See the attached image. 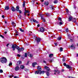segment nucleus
<instances>
[{"instance_id": "f257e3e1", "label": "nucleus", "mask_w": 78, "mask_h": 78, "mask_svg": "<svg viewBox=\"0 0 78 78\" xmlns=\"http://www.w3.org/2000/svg\"><path fill=\"white\" fill-rule=\"evenodd\" d=\"M12 48H13V51H15L16 50V48L17 49V50H19V47L17 46V45L16 44H13L12 45Z\"/></svg>"}, {"instance_id": "f03ea898", "label": "nucleus", "mask_w": 78, "mask_h": 78, "mask_svg": "<svg viewBox=\"0 0 78 78\" xmlns=\"http://www.w3.org/2000/svg\"><path fill=\"white\" fill-rule=\"evenodd\" d=\"M0 61L2 63H6L7 62V59L5 57L1 58L0 59Z\"/></svg>"}, {"instance_id": "7ed1b4c3", "label": "nucleus", "mask_w": 78, "mask_h": 78, "mask_svg": "<svg viewBox=\"0 0 78 78\" xmlns=\"http://www.w3.org/2000/svg\"><path fill=\"white\" fill-rule=\"evenodd\" d=\"M45 73V72L41 70H38L35 72V74H44Z\"/></svg>"}, {"instance_id": "20e7f679", "label": "nucleus", "mask_w": 78, "mask_h": 78, "mask_svg": "<svg viewBox=\"0 0 78 78\" xmlns=\"http://www.w3.org/2000/svg\"><path fill=\"white\" fill-rule=\"evenodd\" d=\"M17 50H18V52H19V53H20V52H21V51H23L24 50V48H21L20 49V48H19V49H17Z\"/></svg>"}, {"instance_id": "39448f33", "label": "nucleus", "mask_w": 78, "mask_h": 78, "mask_svg": "<svg viewBox=\"0 0 78 78\" xmlns=\"http://www.w3.org/2000/svg\"><path fill=\"white\" fill-rule=\"evenodd\" d=\"M40 31H41V32L42 33H43L45 31V28L43 27H42L40 28Z\"/></svg>"}, {"instance_id": "423d86ee", "label": "nucleus", "mask_w": 78, "mask_h": 78, "mask_svg": "<svg viewBox=\"0 0 78 78\" xmlns=\"http://www.w3.org/2000/svg\"><path fill=\"white\" fill-rule=\"evenodd\" d=\"M30 21L31 22H32V21H33L34 22H35V23H38V22H37L36 20L34 19H32L30 20Z\"/></svg>"}, {"instance_id": "0eeeda50", "label": "nucleus", "mask_w": 78, "mask_h": 78, "mask_svg": "<svg viewBox=\"0 0 78 78\" xmlns=\"http://www.w3.org/2000/svg\"><path fill=\"white\" fill-rule=\"evenodd\" d=\"M66 67L67 69H71L72 68L71 66H70L69 65H67Z\"/></svg>"}, {"instance_id": "6e6552de", "label": "nucleus", "mask_w": 78, "mask_h": 78, "mask_svg": "<svg viewBox=\"0 0 78 78\" xmlns=\"http://www.w3.org/2000/svg\"><path fill=\"white\" fill-rule=\"evenodd\" d=\"M37 43L38 44L41 41V38H37Z\"/></svg>"}, {"instance_id": "1a4fd4ad", "label": "nucleus", "mask_w": 78, "mask_h": 78, "mask_svg": "<svg viewBox=\"0 0 78 78\" xmlns=\"http://www.w3.org/2000/svg\"><path fill=\"white\" fill-rule=\"evenodd\" d=\"M30 12H29V10H26V11H25L24 12V15L25 16H26L27 15H26V13H29Z\"/></svg>"}, {"instance_id": "9d476101", "label": "nucleus", "mask_w": 78, "mask_h": 78, "mask_svg": "<svg viewBox=\"0 0 78 78\" xmlns=\"http://www.w3.org/2000/svg\"><path fill=\"white\" fill-rule=\"evenodd\" d=\"M44 69H46L47 70H48V71H49V70H50V68H49V67H47V66H45L44 67Z\"/></svg>"}, {"instance_id": "9b49d317", "label": "nucleus", "mask_w": 78, "mask_h": 78, "mask_svg": "<svg viewBox=\"0 0 78 78\" xmlns=\"http://www.w3.org/2000/svg\"><path fill=\"white\" fill-rule=\"evenodd\" d=\"M15 11H19V6H17L16 7Z\"/></svg>"}, {"instance_id": "f8f14e48", "label": "nucleus", "mask_w": 78, "mask_h": 78, "mask_svg": "<svg viewBox=\"0 0 78 78\" xmlns=\"http://www.w3.org/2000/svg\"><path fill=\"white\" fill-rule=\"evenodd\" d=\"M11 10H12V11H16V9H15L14 7L13 6L11 8Z\"/></svg>"}, {"instance_id": "ddd939ff", "label": "nucleus", "mask_w": 78, "mask_h": 78, "mask_svg": "<svg viewBox=\"0 0 78 78\" xmlns=\"http://www.w3.org/2000/svg\"><path fill=\"white\" fill-rule=\"evenodd\" d=\"M72 16H70L68 19V21L70 22L72 20Z\"/></svg>"}, {"instance_id": "4468645a", "label": "nucleus", "mask_w": 78, "mask_h": 78, "mask_svg": "<svg viewBox=\"0 0 78 78\" xmlns=\"http://www.w3.org/2000/svg\"><path fill=\"white\" fill-rule=\"evenodd\" d=\"M9 9V6H5V10H8Z\"/></svg>"}, {"instance_id": "2eb2a0df", "label": "nucleus", "mask_w": 78, "mask_h": 78, "mask_svg": "<svg viewBox=\"0 0 78 78\" xmlns=\"http://www.w3.org/2000/svg\"><path fill=\"white\" fill-rule=\"evenodd\" d=\"M15 70L16 71H17V70H19V67L18 66H16L15 68Z\"/></svg>"}, {"instance_id": "dca6fc26", "label": "nucleus", "mask_w": 78, "mask_h": 78, "mask_svg": "<svg viewBox=\"0 0 78 78\" xmlns=\"http://www.w3.org/2000/svg\"><path fill=\"white\" fill-rule=\"evenodd\" d=\"M44 4L46 6H47V5H48V2L47 1H46L44 2Z\"/></svg>"}, {"instance_id": "f3484780", "label": "nucleus", "mask_w": 78, "mask_h": 78, "mask_svg": "<svg viewBox=\"0 0 78 78\" xmlns=\"http://www.w3.org/2000/svg\"><path fill=\"white\" fill-rule=\"evenodd\" d=\"M37 63L36 62H34L32 63V66L33 67H35V65H36Z\"/></svg>"}, {"instance_id": "a211bd4d", "label": "nucleus", "mask_w": 78, "mask_h": 78, "mask_svg": "<svg viewBox=\"0 0 78 78\" xmlns=\"http://www.w3.org/2000/svg\"><path fill=\"white\" fill-rule=\"evenodd\" d=\"M37 69L38 70H41V67L39 66H38Z\"/></svg>"}, {"instance_id": "6ab92c4d", "label": "nucleus", "mask_w": 78, "mask_h": 78, "mask_svg": "<svg viewBox=\"0 0 78 78\" xmlns=\"http://www.w3.org/2000/svg\"><path fill=\"white\" fill-rule=\"evenodd\" d=\"M71 48L72 49H75V46L73 45L72 44L71 46Z\"/></svg>"}, {"instance_id": "aec40b11", "label": "nucleus", "mask_w": 78, "mask_h": 78, "mask_svg": "<svg viewBox=\"0 0 78 78\" xmlns=\"http://www.w3.org/2000/svg\"><path fill=\"white\" fill-rule=\"evenodd\" d=\"M20 67L21 69H24V67H25V66L23 65H21L20 66Z\"/></svg>"}, {"instance_id": "412c9836", "label": "nucleus", "mask_w": 78, "mask_h": 78, "mask_svg": "<svg viewBox=\"0 0 78 78\" xmlns=\"http://www.w3.org/2000/svg\"><path fill=\"white\" fill-rule=\"evenodd\" d=\"M53 54H50L49 55V57L50 58H52V57H53Z\"/></svg>"}, {"instance_id": "4be33fe9", "label": "nucleus", "mask_w": 78, "mask_h": 78, "mask_svg": "<svg viewBox=\"0 0 78 78\" xmlns=\"http://www.w3.org/2000/svg\"><path fill=\"white\" fill-rule=\"evenodd\" d=\"M61 39H62V37H58L57 38V40L58 41H60V40H61Z\"/></svg>"}, {"instance_id": "5701e85b", "label": "nucleus", "mask_w": 78, "mask_h": 78, "mask_svg": "<svg viewBox=\"0 0 78 78\" xmlns=\"http://www.w3.org/2000/svg\"><path fill=\"white\" fill-rule=\"evenodd\" d=\"M28 56H30V58H32L33 57V55L31 54H28Z\"/></svg>"}, {"instance_id": "b1692460", "label": "nucleus", "mask_w": 78, "mask_h": 78, "mask_svg": "<svg viewBox=\"0 0 78 78\" xmlns=\"http://www.w3.org/2000/svg\"><path fill=\"white\" fill-rule=\"evenodd\" d=\"M46 15L47 16H50L51 15V14H49L48 13H46Z\"/></svg>"}, {"instance_id": "393cba45", "label": "nucleus", "mask_w": 78, "mask_h": 78, "mask_svg": "<svg viewBox=\"0 0 78 78\" xmlns=\"http://www.w3.org/2000/svg\"><path fill=\"white\" fill-rule=\"evenodd\" d=\"M46 74L47 76H49V73L48 71H47L46 72Z\"/></svg>"}, {"instance_id": "a878e982", "label": "nucleus", "mask_w": 78, "mask_h": 78, "mask_svg": "<svg viewBox=\"0 0 78 78\" xmlns=\"http://www.w3.org/2000/svg\"><path fill=\"white\" fill-rule=\"evenodd\" d=\"M53 3L55 4H56V3H58V1L57 0H55L53 2Z\"/></svg>"}, {"instance_id": "bb28decb", "label": "nucleus", "mask_w": 78, "mask_h": 78, "mask_svg": "<svg viewBox=\"0 0 78 78\" xmlns=\"http://www.w3.org/2000/svg\"><path fill=\"white\" fill-rule=\"evenodd\" d=\"M20 30L21 32H23L24 31V30H22V28H20Z\"/></svg>"}, {"instance_id": "cd10ccee", "label": "nucleus", "mask_w": 78, "mask_h": 78, "mask_svg": "<svg viewBox=\"0 0 78 78\" xmlns=\"http://www.w3.org/2000/svg\"><path fill=\"white\" fill-rule=\"evenodd\" d=\"M76 19L74 18L73 20L72 21L73 22H76Z\"/></svg>"}, {"instance_id": "c85d7f7f", "label": "nucleus", "mask_w": 78, "mask_h": 78, "mask_svg": "<svg viewBox=\"0 0 78 78\" xmlns=\"http://www.w3.org/2000/svg\"><path fill=\"white\" fill-rule=\"evenodd\" d=\"M25 6V2H24L23 3V8Z\"/></svg>"}, {"instance_id": "c756f323", "label": "nucleus", "mask_w": 78, "mask_h": 78, "mask_svg": "<svg viewBox=\"0 0 78 78\" xmlns=\"http://www.w3.org/2000/svg\"><path fill=\"white\" fill-rule=\"evenodd\" d=\"M63 50L62 48H60V51H62Z\"/></svg>"}, {"instance_id": "7c9ffc66", "label": "nucleus", "mask_w": 78, "mask_h": 78, "mask_svg": "<svg viewBox=\"0 0 78 78\" xmlns=\"http://www.w3.org/2000/svg\"><path fill=\"white\" fill-rule=\"evenodd\" d=\"M73 39H71V38H70V42H73Z\"/></svg>"}, {"instance_id": "2f4dec72", "label": "nucleus", "mask_w": 78, "mask_h": 78, "mask_svg": "<svg viewBox=\"0 0 78 78\" xmlns=\"http://www.w3.org/2000/svg\"><path fill=\"white\" fill-rule=\"evenodd\" d=\"M18 17H19V18H20H20L22 17V16H21V15H19L18 16Z\"/></svg>"}, {"instance_id": "473e14b6", "label": "nucleus", "mask_w": 78, "mask_h": 78, "mask_svg": "<svg viewBox=\"0 0 78 78\" xmlns=\"http://www.w3.org/2000/svg\"><path fill=\"white\" fill-rule=\"evenodd\" d=\"M18 63L19 64H21L22 63V62L20 61L18 62Z\"/></svg>"}, {"instance_id": "72a5a7b5", "label": "nucleus", "mask_w": 78, "mask_h": 78, "mask_svg": "<svg viewBox=\"0 0 78 78\" xmlns=\"http://www.w3.org/2000/svg\"><path fill=\"white\" fill-rule=\"evenodd\" d=\"M13 76H14L13 75H11V76H9V77L10 78H12V77H13Z\"/></svg>"}, {"instance_id": "f704fd0d", "label": "nucleus", "mask_w": 78, "mask_h": 78, "mask_svg": "<svg viewBox=\"0 0 78 78\" xmlns=\"http://www.w3.org/2000/svg\"><path fill=\"white\" fill-rule=\"evenodd\" d=\"M19 11L20 14H22V11H21V10H19Z\"/></svg>"}, {"instance_id": "c9c22d12", "label": "nucleus", "mask_w": 78, "mask_h": 78, "mask_svg": "<svg viewBox=\"0 0 78 78\" xmlns=\"http://www.w3.org/2000/svg\"><path fill=\"white\" fill-rule=\"evenodd\" d=\"M69 9H66V12L67 13L69 12Z\"/></svg>"}, {"instance_id": "e433bc0d", "label": "nucleus", "mask_w": 78, "mask_h": 78, "mask_svg": "<svg viewBox=\"0 0 78 78\" xmlns=\"http://www.w3.org/2000/svg\"><path fill=\"white\" fill-rule=\"evenodd\" d=\"M66 33H67V32H68V31H69V29H68V28H67L66 29Z\"/></svg>"}, {"instance_id": "4c0bfd02", "label": "nucleus", "mask_w": 78, "mask_h": 78, "mask_svg": "<svg viewBox=\"0 0 78 78\" xmlns=\"http://www.w3.org/2000/svg\"><path fill=\"white\" fill-rule=\"evenodd\" d=\"M0 73H3V70L2 69L0 70Z\"/></svg>"}, {"instance_id": "58836bf2", "label": "nucleus", "mask_w": 78, "mask_h": 78, "mask_svg": "<svg viewBox=\"0 0 78 78\" xmlns=\"http://www.w3.org/2000/svg\"><path fill=\"white\" fill-rule=\"evenodd\" d=\"M68 78H75V77H72L71 76H69L68 77Z\"/></svg>"}, {"instance_id": "ea45409f", "label": "nucleus", "mask_w": 78, "mask_h": 78, "mask_svg": "<svg viewBox=\"0 0 78 78\" xmlns=\"http://www.w3.org/2000/svg\"><path fill=\"white\" fill-rule=\"evenodd\" d=\"M63 65L64 66H66H66H67V65H66V63H63Z\"/></svg>"}, {"instance_id": "a19ab883", "label": "nucleus", "mask_w": 78, "mask_h": 78, "mask_svg": "<svg viewBox=\"0 0 78 78\" xmlns=\"http://www.w3.org/2000/svg\"><path fill=\"white\" fill-rule=\"evenodd\" d=\"M27 57V53H25V57Z\"/></svg>"}, {"instance_id": "79ce46f5", "label": "nucleus", "mask_w": 78, "mask_h": 78, "mask_svg": "<svg viewBox=\"0 0 78 78\" xmlns=\"http://www.w3.org/2000/svg\"><path fill=\"white\" fill-rule=\"evenodd\" d=\"M0 36L1 37H2V38H3H3H4V37L2 35H0Z\"/></svg>"}, {"instance_id": "37998d69", "label": "nucleus", "mask_w": 78, "mask_h": 78, "mask_svg": "<svg viewBox=\"0 0 78 78\" xmlns=\"http://www.w3.org/2000/svg\"><path fill=\"white\" fill-rule=\"evenodd\" d=\"M12 62H11V63H10L9 64V66H12Z\"/></svg>"}, {"instance_id": "c03bdc74", "label": "nucleus", "mask_w": 78, "mask_h": 78, "mask_svg": "<svg viewBox=\"0 0 78 78\" xmlns=\"http://www.w3.org/2000/svg\"><path fill=\"white\" fill-rule=\"evenodd\" d=\"M14 24H16V23L14 22H12V25L13 26Z\"/></svg>"}, {"instance_id": "a18cd8bd", "label": "nucleus", "mask_w": 78, "mask_h": 78, "mask_svg": "<svg viewBox=\"0 0 78 78\" xmlns=\"http://www.w3.org/2000/svg\"><path fill=\"white\" fill-rule=\"evenodd\" d=\"M43 22H45V19H43Z\"/></svg>"}, {"instance_id": "49530a36", "label": "nucleus", "mask_w": 78, "mask_h": 78, "mask_svg": "<svg viewBox=\"0 0 78 78\" xmlns=\"http://www.w3.org/2000/svg\"><path fill=\"white\" fill-rule=\"evenodd\" d=\"M41 19H44V17L43 16H41Z\"/></svg>"}, {"instance_id": "de8ad7c7", "label": "nucleus", "mask_w": 78, "mask_h": 78, "mask_svg": "<svg viewBox=\"0 0 78 78\" xmlns=\"http://www.w3.org/2000/svg\"><path fill=\"white\" fill-rule=\"evenodd\" d=\"M59 24L60 25H62L63 23H62L61 22H59Z\"/></svg>"}, {"instance_id": "09e8293b", "label": "nucleus", "mask_w": 78, "mask_h": 78, "mask_svg": "<svg viewBox=\"0 0 78 78\" xmlns=\"http://www.w3.org/2000/svg\"><path fill=\"white\" fill-rule=\"evenodd\" d=\"M58 71V70H56V69L54 70V72H56V73Z\"/></svg>"}, {"instance_id": "8fccbe9b", "label": "nucleus", "mask_w": 78, "mask_h": 78, "mask_svg": "<svg viewBox=\"0 0 78 78\" xmlns=\"http://www.w3.org/2000/svg\"><path fill=\"white\" fill-rule=\"evenodd\" d=\"M32 2H33V4H34V3L35 2V0H32Z\"/></svg>"}, {"instance_id": "3c124183", "label": "nucleus", "mask_w": 78, "mask_h": 78, "mask_svg": "<svg viewBox=\"0 0 78 78\" xmlns=\"http://www.w3.org/2000/svg\"><path fill=\"white\" fill-rule=\"evenodd\" d=\"M2 18H3V19H4V18H5V16L4 15H2Z\"/></svg>"}, {"instance_id": "603ef678", "label": "nucleus", "mask_w": 78, "mask_h": 78, "mask_svg": "<svg viewBox=\"0 0 78 78\" xmlns=\"http://www.w3.org/2000/svg\"><path fill=\"white\" fill-rule=\"evenodd\" d=\"M59 20H60V21H61V18H59Z\"/></svg>"}, {"instance_id": "864d4df0", "label": "nucleus", "mask_w": 78, "mask_h": 78, "mask_svg": "<svg viewBox=\"0 0 78 78\" xmlns=\"http://www.w3.org/2000/svg\"><path fill=\"white\" fill-rule=\"evenodd\" d=\"M76 6H73V8H74V9H76Z\"/></svg>"}, {"instance_id": "5fc2aeb1", "label": "nucleus", "mask_w": 78, "mask_h": 78, "mask_svg": "<svg viewBox=\"0 0 78 78\" xmlns=\"http://www.w3.org/2000/svg\"><path fill=\"white\" fill-rule=\"evenodd\" d=\"M17 55L18 56V57H20V55L18 54Z\"/></svg>"}, {"instance_id": "6e6d98bb", "label": "nucleus", "mask_w": 78, "mask_h": 78, "mask_svg": "<svg viewBox=\"0 0 78 78\" xmlns=\"http://www.w3.org/2000/svg\"><path fill=\"white\" fill-rule=\"evenodd\" d=\"M25 71H26V72H28V71H29V70L28 69H26L25 70Z\"/></svg>"}, {"instance_id": "4d7b16f0", "label": "nucleus", "mask_w": 78, "mask_h": 78, "mask_svg": "<svg viewBox=\"0 0 78 78\" xmlns=\"http://www.w3.org/2000/svg\"><path fill=\"white\" fill-rule=\"evenodd\" d=\"M55 44L56 46H57V45H58L57 43H55Z\"/></svg>"}, {"instance_id": "13d9d810", "label": "nucleus", "mask_w": 78, "mask_h": 78, "mask_svg": "<svg viewBox=\"0 0 78 78\" xmlns=\"http://www.w3.org/2000/svg\"><path fill=\"white\" fill-rule=\"evenodd\" d=\"M14 78H18L17 76H15L14 77Z\"/></svg>"}, {"instance_id": "bf43d9fd", "label": "nucleus", "mask_w": 78, "mask_h": 78, "mask_svg": "<svg viewBox=\"0 0 78 78\" xmlns=\"http://www.w3.org/2000/svg\"><path fill=\"white\" fill-rule=\"evenodd\" d=\"M43 62L44 63H46V61H45L44 60L43 61Z\"/></svg>"}, {"instance_id": "052dcab7", "label": "nucleus", "mask_w": 78, "mask_h": 78, "mask_svg": "<svg viewBox=\"0 0 78 78\" xmlns=\"http://www.w3.org/2000/svg\"><path fill=\"white\" fill-rule=\"evenodd\" d=\"M37 27H40V25L39 24H38L37 25Z\"/></svg>"}, {"instance_id": "680f3d73", "label": "nucleus", "mask_w": 78, "mask_h": 78, "mask_svg": "<svg viewBox=\"0 0 78 78\" xmlns=\"http://www.w3.org/2000/svg\"><path fill=\"white\" fill-rule=\"evenodd\" d=\"M4 33H5V34H6V33H7V31H5V32H4Z\"/></svg>"}, {"instance_id": "e2e57ef3", "label": "nucleus", "mask_w": 78, "mask_h": 78, "mask_svg": "<svg viewBox=\"0 0 78 78\" xmlns=\"http://www.w3.org/2000/svg\"><path fill=\"white\" fill-rule=\"evenodd\" d=\"M9 45V44H7V47H8V46Z\"/></svg>"}, {"instance_id": "0e129e2a", "label": "nucleus", "mask_w": 78, "mask_h": 78, "mask_svg": "<svg viewBox=\"0 0 78 78\" xmlns=\"http://www.w3.org/2000/svg\"><path fill=\"white\" fill-rule=\"evenodd\" d=\"M51 9H52V10L54 9V8H51Z\"/></svg>"}, {"instance_id": "69168bd1", "label": "nucleus", "mask_w": 78, "mask_h": 78, "mask_svg": "<svg viewBox=\"0 0 78 78\" xmlns=\"http://www.w3.org/2000/svg\"><path fill=\"white\" fill-rule=\"evenodd\" d=\"M76 57H78V54H77L76 55Z\"/></svg>"}, {"instance_id": "338daca9", "label": "nucleus", "mask_w": 78, "mask_h": 78, "mask_svg": "<svg viewBox=\"0 0 78 78\" xmlns=\"http://www.w3.org/2000/svg\"><path fill=\"white\" fill-rule=\"evenodd\" d=\"M57 72L58 73H60L59 71H57Z\"/></svg>"}, {"instance_id": "774afa93", "label": "nucleus", "mask_w": 78, "mask_h": 78, "mask_svg": "<svg viewBox=\"0 0 78 78\" xmlns=\"http://www.w3.org/2000/svg\"><path fill=\"white\" fill-rule=\"evenodd\" d=\"M5 23H7V22L6 21H5Z\"/></svg>"}]
</instances>
